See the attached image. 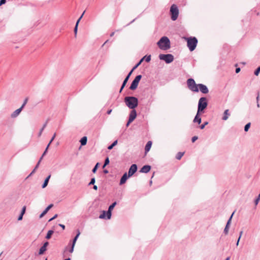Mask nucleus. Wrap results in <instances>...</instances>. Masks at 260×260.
<instances>
[{
    "label": "nucleus",
    "instance_id": "1",
    "mask_svg": "<svg viewBox=\"0 0 260 260\" xmlns=\"http://www.w3.org/2000/svg\"><path fill=\"white\" fill-rule=\"evenodd\" d=\"M157 44L159 48L162 50H167L170 48V41L167 37H162L158 41Z\"/></svg>",
    "mask_w": 260,
    "mask_h": 260
},
{
    "label": "nucleus",
    "instance_id": "2",
    "mask_svg": "<svg viewBox=\"0 0 260 260\" xmlns=\"http://www.w3.org/2000/svg\"><path fill=\"white\" fill-rule=\"evenodd\" d=\"M207 106L208 102L207 98L205 97L201 98L199 100L197 111L198 113H203Z\"/></svg>",
    "mask_w": 260,
    "mask_h": 260
},
{
    "label": "nucleus",
    "instance_id": "3",
    "mask_svg": "<svg viewBox=\"0 0 260 260\" xmlns=\"http://www.w3.org/2000/svg\"><path fill=\"white\" fill-rule=\"evenodd\" d=\"M198 44V40L196 37H190L187 39V45L190 51H193Z\"/></svg>",
    "mask_w": 260,
    "mask_h": 260
},
{
    "label": "nucleus",
    "instance_id": "4",
    "mask_svg": "<svg viewBox=\"0 0 260 260\" xmlns=\"http://www.w3.org/2000/svg\"><path fill=\"white\" fill-rule=\"evenodd\" d=\"M170 12L171 19L173 21L176 20L179 15V10L177 6L175 4L172 5L170 8Z\"/></svg>",
    "mask_w": 260,
    "mask_h": 260
},
{
    "label": "nucleus",
    "instance_id": "5",
    "mask_svg": "<svg viewBox=\"0 0 260 260\" xmlns=\"http://www.w3.org/2000/svg\"><path fill=\"white\" fill-rule=\"evenodd\" d=\"M187 84L188 88L193 92H199L198 84H197L192 78H189L187 80Z\"/></svg>",
    "mask_w": 260,
    "mask_h": 260
},
{
    "label": "nucleus",
    "instance_id": "6",
    "mask_svg": "<svg viewBox=\"0 0 260 260\" xmlns=\"http://www.w3.org/2000/svg\"><path fill=\"white\" fill-rule=\"evenodd\" d=\"M159 58L160 60H164L167 63L172 62L174 59L173 55L171 54H160L159 55Z\"/></svg>",
    "mask_w": 260,
    "mask_h": 260
},
{
    "label": "nucleus",
    "instance_id": "7",
    "mask_svg": "<svg viewBox=\"0 0 260 260\" xmlns=\"http://www.w3.org/2000/svg\"><path fill=\"white\" fill-rule=\"evenodd\" d=\"M144 60H145L147 62H149L151 60V55H145L142 57L139 60V61L132 68V69H131V74L135 70H136L141 64H142V62Z\"/></svg>",
    "mask_w": 260,
    "mask_h": 260
},
{
    "label": "nucleus",
    "instance_id": "8",
    "mask_svg": "<svg viewBox=\"0 0 260 260\" xmlns=\"http://www.w3.org/2000/svg\"><path fill=\"white\" fill-rule=\"evenodd\" d=\"M141 78L142 75H139L135 77L131 83V90H135L137 88L138 84Z\"/></svg>",
    "mask_w": 260,
    "mask_h": 260
},
{
    "label": "nucleus",
    "instance_id": "9",
    "mask_svg": "<svg viewBox=\"0 0 260 260\" xmlns=\"http://www.w3.org/2000/svg\"><path fill=\"white\" fill-rule=\"evenodd\" d=\"M112 213H110V214L108 213V210L107 211H103L102 213L100 214L99 218L100 219H110L111 217Z\"/></svg>",
    "mask_w": 260,
    "mask_h": 260
},
{
    "label": "nucleus",
    "instance_id": "10",
    "mask_svg": "<svg viewBox=\"0 0 260 260\" xmlns=\"http://www.w3.org/2000/svg\"><path fill=\"white\" fill-rule=\"evenodd\" d=\"M198 88L203 93L206 94L209 92L208 87L204 84H198Z\"/></svg>",
    "mask_w": 260,
    "mask_h": 260
},
{
    "label": "nucleus",
    "instance_id": "11",
    "mask_svg": "<svg viewBox=\"0 0 260 260\" xmlns=\"http://www.w3.org/2000/svg\"><path fill=\"white\" fill-rule=\"evenodd\" d=\"M138 99L134 96H131V109H134L138 106Z\"/></svg>",
    "mask_w": 260,
    "mask_h": 260
},
{
    "label": "nucleus",
    "instance_id": "12",
    "mask_svg": "<svg viewBox=\"0 0 260 260\" xmlns=\"http://www.w3.org/2000/svg\"><path fill=\"white\" fill-rule=\"evenodd\" d=\"M128 178H129V177L127 176V173H125L120 178L119 185H121L124 184Z\"/></svg>",
    "mask_w": 260,
    "mask_h": 260
},
{
    "label": "nucleus",
    "instance_id": "13",
    "mask_svg": "<svg viewBox=\"0 0 260 260\" xmlns=\"http://www.w3.org/2000/svg\"><path fill=\"white\" fill-rule=\"evenodd\" d=\"M151 168V166L149 165H145L141 168L140 172L141 173H147L150 171Z\"/></svg>",
    "mask_w": 260,
    "mask_h": 260
},
{
    "label": "nucleus",
    "instance_id": "14",
    "mask_svg": "<svg viewBox=\"0 0 260 260\" xmlns=\"http://www.w3.org/2000/svg\"><path fill=\"white\" fill-rule=\"evenodd\" d=\"M22 109H23L20 107L19 109L14 111L11 115V117L15 118V117H17L19 115L20 112L22 111Z\"/></svg>",
    "mask_w": 260,
    "mask_h": 260
},
{
    "label": "nucleus",
    "instance_id": "15",
    "mask_svg": "<svg viewBox=\"0 0 260 260\" xmlns=\"http://www.w3.org/2000/svg\"><path fill=\"white\" fill-rule=\"evenodd\" d=\"M230 116V113L229 112V110L226 109L224 111L223 115L222 117V119L223 120L225 121L229 118Z\"/></svg>",
    "mask_w": 260,
    "mask_h": 260
},
{
    "label": "nucleus",
    "instance_id": "16",
    "mask_svg": "<svg viewBox=\"0 0 260 260\" xmlns=\"http://www.w3.org/2000/svg\"><path fill=\"white\" fill-rule=\"evenodd\" d=\"M201 113H198L197 111V113L193 119V122H197L198 124H200L202 121L201 118L200 117V114Z\"/></svg>",
    "mask_w": 260,
    "mask_h": 260
},
{
    "label": "nucleus",
    "instance_id": "17",
    "mask_svg": "<svg viewBox=\"0 0 260 260\" xmlns=\"http://www.w3.org/2000/svg\"><path fill=\"white\" fill-rule=\"evenodd\" d=\"M51 178V175H49L45 179L43 184L42 185V188H45L48 184L49 181Z\"/></svg>",
    "mask_w": 260,
    "mask_h": 260
},
{
    "label": "nucleus",
    "instance_id": "18",
    "mask_svg": "<svg viewBox=\"0 0 260 260\" xmlns=\"http://www.w3.org/2000/svg\"><path fill=\"white\" fill-rule=\"evenodd\" d=\"M80 231L79 230H77V234L74 237V238H73V239L72 240V244L73 245H75V244H76V242L78 239V238H79V236H80Z\"/></svg>",
    "mask_w": 260,
    "mask_h": 260
},
{
    "label": "nucleus",
    "instance_id": "19",
    "mask_svg": "<svg viewBox=\"0 0 260 260\" xmlns=\"http://www.w3.org/2000/svg\"><path fill=\"white\" fill-rule=\"evenodd\" d=\"M117 205V202L115 201V202H114L113 203H112L108 207V213L109 214H110V213H112V211L113 210L114 208L115 207V206Z\"/></svg>",
    "mask_w": 260,
    "mask_h": 260
},
{
    "label": "nucleus",
    "instance_id": "20",
    "mask_svg": "<svg viewBox=\"0 0 260 260\" xmlns=\"http://www.w3.org/2000/svg\"><path fill=\"white\" fill-rule=\"evenodd\" d=\"M131 110V122H133L137 116L136 111L134 109Z\"/></svg>",
    "mask_w": 260,
    "mask_h": 260
},
{
    "label": "nucleus",
    "instance_id": "21",
    "mask_svg": "<svg viewBox=\"0 0 260 260\" xmlns=\"http://www.w3.org/2000/svg\"><path fill=\"white\" fill-rule=\"evenodd\" d=\"M151 145H152L151 141H149L147 143V144L145 146V151L146 153L148 152L150 150Z\"/></svg>",
    "mask_w": 260,
    "mask_h": 260
},
{
    "label": "nucleus",
    "instance_id": "22",
    "mask_svg": "<svg viewBox=\"0 0 260 260\" xmlns=\"http://www.w3.org/2000/svg\"><path fill=\"white\" fill-rule=\"evenodd\" d=\"M87 141V137L84 136L80 140V142L81 143V146H84L86 144Z\"/></svg>",
    "mask_w": 260,
    "mask_h": 260
},
{
    "label": "nucleus",
    "instance_id": "23",
    "mask_svg": "<svg viewBox=\"0 0 260 260\" xmlns=\"http://www.w3.org/2000/svg\"><path fill=\"white\" fill-rule=\"evenodd\" d=\"M137 171V166L136 164L131 165V176Z\"/></svg>",
    "mask_w": 260,
    "mask_h": 260
},
{
    "label": "nucleus",
    "instance_id": "24",
    "mask_svg": "<svg viewBox=\"0 0 260 260\" xmlns=\"http://www.w3.org/2000/svg\"><path fill=\"white\" fill-rule=\"evenodd\" d=\"M53 233H54L53 230L48 231L46 236H45V238L47 240L50 239L51 238L52 235H53Z\"/></svg>",
    "mask_w": 260,
    "mask_h": 260
},
{
    "label": "nucleus",
    "instance_id": "25",
    "mask_svg": "<svg viewBox=\"0 0 260 260\" xmlns=\"http://www.w3.org/2000/svg\"><path fill=\"white\" fill-rule=\"evenodd\" d=\"M47 250V248L44 246H41V248L39 249L38 254L39 255H42Z\"/></svg>",
    "mask_w": 260,
    "mask_h": 260
},
{
    "label": "nucleus",
    "instance_id": "26",
    "mask_svg": "<svg viewBox=\"0 0 260 260\" xmlns=\"http://www.w3.org/2000/svg\"><path fill=\"white\" fill-rule=\"evenodd\" d=\"M125 102L126 105L129 108H130V104H131V103H130V96H126L125 98Z\"/></svg>",
    "mask_w": 260,
    "mask_h": 260
},
{
    "label": "nucleus",
    "instance_id": "27",
    "mask_svg": "<svg viewBox=\"0 0 260 260\" xmlns=\"http://www.w3.org/2000/svg\"><path fill=\"white\" fill-rule=\"evenodd\" d=\"M184 154V152H178L176 155V158L177 159L180 160L182 158V157L183 156Z\"/></svg>",
    "mask_w": 260,
    "mask_h": 260
},
{
    "label": "nucleus",
    "instance_id": "28",
    "mask_svg": "<svg viewBox=\"0 0 260 260\" xmlns=\"http://www.w3.org/2000/svg\"><path fill=\"white\" fill-rule=\"evenodd\" d=\"M117 144V140L114 141L111 145H109L108 147V149L109 150H111L115 146H116Z\"/></svg>",
    "mask_w": 260,
    "mask_h": 260
},
{
    "label": "nucleus",
    "instance_id": "29",
    "mask_svg": "<svg viewBox=\"0 0 260 260\" xmlns=\"http://www.w3.org/2000/svg\"><path fill=\"white\" fill-rule=\"evenodd\" d=\"M47 124V121L43 124L42 128L40 129V132L38 134L39 137L41 136L42 133L43 131H44V128L46 127Z\"/></svg>",
    "mask_w": 260,
    "mask_h": 260
},
{
    "label": "nucleus",
    "instance_id": "30",
    "mask_svg": "<svg viewBox=\"0 0 260 260\" xmlns=\"http://www.w3.org/2000/svg\"><path fill=\"white\" fill-rule=\"evenodd\" d=\"M100 166V163L99 162H97L95 165L94 166V167H93V168L92 169V173H96L99 167Z\"/></svg>",
    "mask_w": 260,
    "mask_h": 260
},
{
    "label": "nucleus",
    "instance_id": "31",
    "mask_svg": "<svg viewBox=\"0 0 260 260\" xmlns=\"http://www.w3.org/2000/svg\"><path fill=\"white\" fill-rule=\"evenodd\" d=\"M48 210H47V208H46L41 213V214L39 216V217L42 218L43 216H44L48 212Z\"/></svg>",
    "mask_w": 260,
    "mask_h": 260
},
{
    "label": "nucleus",
    "instance_id": "32",
    "mask_svg": "<svg viewBox=\"0 0 260 260\" xmlns=\"http://www.w3.org/2000/svg\"><path fill=\"white\" fill-rule=\"evenodd\" d=\"M234 214V212L232 214L231 216H230V218L229 219L225 226H228V227L230 228V224H231V220L232 219V217H233V216Z\"/></svg>",
    "mask_w": 260,
    "mask_h": 260
},
{
    "label": "nucleus",
    "instance_id": "33",
    "mask_svg": "<svg viewBox=\"0 0 260 260\" xmlns=\"http://www.w3.org/2000/svg\"><path fill=\"white\" fill-rule=\"evenodd\" d=\"M234 214V212L232 214L231 216H230V218L229 219L225 226H228V227L230 228V224H231V220L232 219V217H233V216Z\"/></svg>",
    "mask_w": 260,
    "mask_h": 260
},
{
    "label": "nucleus",
    "instance_id": "34",
    "mask_svg": "<svg viewBox=\"0 0 260 260\" xmlns=\"http://www.w3.org/2000/svg\"><path fill=\"white\" fill-rule=\"evenodd\" d=\"M71 246V247L69 249V251L70 253H72L74 251L75 245H73V244H72V243H69L68 246Z\"/></svg>",
    "mask_w": 260,
    "mask_h": 260
},
{
    "label": "nucleus",
    "instance_id": "35",
    "mask_svg": "<svg viewBox=\"0 0 260 260\" xmlns=\"http://www.w3.org/2000/svg\"><path fill=\"white\" fill-rule=\"evenodd\" d=\"M250 125H251L250 122L247 123L244 126V131L245 132H247L249 130V129L250 127Z\"/></svg>",
    "mask_w": 260,
    "mask_h": 260
},
{
    "label": "nucleus",
    "instance_id": "36",
    "mask_svg": "<svg viewBox=\"0 0 260 260\" xmlns=\"http://www.w3.org/2000/svg\"><path fill=\"white\" fill-rule=\"evenodd\" d=\"M28 98H26L25 99V100H24L22 106H21V108H22V109L24 108V107H25V106L27 104V103L28 102Z\"/></svg>",
    "mask_w": 260,
    "mask_h": 260
},
{
    "label": "nucleus",
    "instance_id": "37",
    "mask_svg": "<svg viewBox=\"0 0 260 260\" xmlns=\"http://www.w3.org/2000/svg\"><path fill=\"white\" fill-rule=\"evenodd\" d=\"M95 182V178L94 177L92 178L91 179V180H90V181L88 183V185L90 186V185H94Z\"/></svg>",
    "mask_w": 260,
    "mask_h": 260
},
{
    "label": "nucleus",
    "instance_id": "38",
    "mask_svg": "<svg viewBox=\"0 0 260 260\" xmlns=\"http://www.w3.org/2000/svg\"><path fill=\"white\" fill-rule=\"evenodd\" d=\"M78 23L77 24H75V27L74 28V34H75V36L76 37L77 36V31H78Z\"/></svg>",
    "mask_w": 260,
    "mask_h": 260
},
{
    "label": "nucleus",
    "instance_id": "39",
    "mask_svg": "<svg viewBox=\"0 0 260 260\" xmlns=\"http://www.w3.org/2000/svg\"><path fill=\"white\" fill-rule=\"evenodd\" d=\"M85 12V11H84L83 12V13H82V15L80 16V17L78 18V19L77 20L76 24H77V23H78V24H79V22H80V21L81 19H82V18L83 17V15H84V14Z\"/></svg>",
    "mask_w": 260,
    "mask_h": 260
},
{
    "label": "nucleus",
    "instance_id": "40",
    "mask_svg": "<svg viewBox=\"0 0 260 260\" xmlns=\"http://www.w3.org/2000/svg\"><path fill=\"white\" fill-rule=\"evenodd\" d=\"M259 72H260V66H259V67L257 68V69L254 71V75H255V76H258V74H259Z\"/></svg>",
    "mask_w": 260,
    "mask_h": 260
},
{
    "label": "nucleus",
    "instance_id": "41",
    "mask_svg": "<svg viewBox=\"0 0 260 260\" xmlns=\"http://www.w3.org/2000/svg\"><path fill=\"white\" fill-rule=\"evenodd\" d=\"M128 80H127L126 78H125V79L123 81V83H122V85H121L122 88H123L125 87V86L126 83L127 82Z\"/></svg>",
    "mask_w": 260,
    "mask_h": 260
},
{
    "label": "nucleus",
    "instance_id": "42",
    "mask_svg": "<svg viewBox=\"0 0 260 260\" xmlns=\"http://www.w3.org/2000/svg\"><path fill=\"white\" fill-rule=\"evenodd\" d=\"M260 200V193H259L257 199L255 200L254 203L255 205H257Z\"/></svg>",
    "mask_w": 260,
    "mask_h": 260
},
{
    "label": "nucleus",
    "instance_id": "43",
    "mask_svg": "<svg viewBox=\"0 0 260 260\" xmlns=\"http://www.w3.org/2000/svg\"><path fill=\"white\" fill-rule=\"evenodd\" d=\"M109 163H110L109 158L108 157H107L105 159L104 164H105V165H108L109 164Z\"/></svg>",
    "mask_w": 260,
    "mask_h": 260
},
{
    "label": "nucleus",
    "instance_id": "44",
    "mask_svg": "<svg viewBox=\"0 0 260 260\" xmlns=\"http://www.w3.org/2000/svg\"><path fill=\"white\" fill-rule=\"evenodd\" d=\"M229 227L225 226L224 229L223 233L225 235H227L228 234V233H229Z\"/></svg>",
    "mask_w": 260,
    "mask_h": 260
},
{
    "label": "nucleus",
    "instance_id": "45",
    "mask_svg": "<svg viewBox=\"0 0 260 260\" xmlns=\"http://www.w3.org/2000/svg\"><path fill=\"white\" fill-rule=\"evenodd\" d=\"M26 211V206H23L21 211V214L24 215Z\"/></svg>",
    "mask_w": 260,
    "mask_h": 260
},
{
    "label": "nucleus",
    "instance_id": "46",
    "mask_svg": "<svg viewBox=\"0 0 260 260\" xmlns=\"http://www.w3.org/2000/svg\"><path fill=\"white\" fill-rule=\"evenodd\" d=\"M208 124V122H207V121H206V122H204V124H202V125L200 126V128H201V129H204V127H205V126L206 125H207Z\"/></svg>",
    "mask_w": 260,
    "mask_h": 260
},
{
    "label": "nucleus",
    "instance_id": "47",
    "mask_svg": "<svg viewBox=\"0 0 260 260\" xmlns=\"http://www.w3.org/2000/svg\"><path fill=\"white\" fill-rule=\"evenodd\" d=\"M129 125H130V113L129 114L128 116V119H127V121L126 122V127H128Z\"/></svg>",
    "mask_w": 260,
    "mask_h": 260
},
{
    "label": "nucleus",
    "instance_id": "48",
    "mask_svg": "<svg viewBox=\"0 0 260 260\" xmlns=\"http://www.w3.org/2000/svg\"><path fill=\"white\" fill-rule=\"evenodd\" d=\"M58 216V215L57 214H55L52 218H51L48 221H51L54 219H55Z\"/></svg>",
    "mask_w": 260,
    "mask_h": 260
},
{
    "label": "nucleus",
    "instance_id": "49",
    "mask_svg": "<svg viewBox=\"0 0 260 260\" xmlns=\"http://www.w3.org/2000/svg\"><path fill=\"white\" fill-rule=\"evenodd\" d=\"M198 139V137L197 136H193L192 138H191V141L192 142H194L197 139Z\"/></svg>",
    "mask_w": 260,
    "mask_h": 260
},
{
    "label": "nucleus",
    "instance_id": "50",
    "mask_svg": "<svg viewBox=\"0 0 260 260\" xmlns=\"http://www.w3.org/2000/svg\"><path fill=\"white\" fill-rule=\"evenodd\" d=\"M56 137V134H54L53 136H52V137L51 138L50 141V144H51V143L52 142V141L54 140V139H55Z\"/></svg>",
    "mask_w": 260,
    "mask_h": 260
},
{
    "label": "nucleus",
    "instance_id": "51",
    "mask_svg": "<svg viewBox=\"0 0 260 260\" xmlns=\"http://www.w3.org/2000/svg\"><path fill=\"white\" fill-rule=\"evenodd\" d=\"M49 242L46 241L44 243L43 246L45 247L46 248L47 247V246L49 245Z\"/></svg>",
    "mask_w": 260,
    "mask_h": 260
},
{
    "label": "nucleus",
    "instance_id": "52",
    "mask_svg": "<svg viewBox=\"0 0 260 260\" xmlns=\"http://www.w3.org/2000/svg\"><path fill=\"white\" fill-rule=\"evenodd\" d=\"M6 3V0H0V6L5 4Z\"/></svg>",
    "mask_w": 260,
    "mask_h": 260
},
{
    "label": "nucleus",
    "instance_id": "53",
    "mask_svg": "<svg viewBox=\"0 0 260 260\" xmlns=\"http://www.w3.org/2000/svg\"><path fill=\"white\" fill-rule=\"evenodd\" d=\"M53 206V204H51L50 205H49L47 207V210H49Z\"/></svg>",
    "mask_w": 260,
    "mask_h": 260
},
{
    "label": "nucleus",
    "instance_id": "54",
    "mask_svg": "<svg viewBox=\"0 0 260 260\" xmlns=\"http://www.w3.org/2000/svg\"><path fill=\"white\" fill-rule=\"evenodd\" d=\"M23 215L20 213L18 217V220H21L23 218Z\"/></svg>",
    "mask_w": 260,
    "mask_h": 260
},
{
    "label": "nucleus",
    "instance_id": "55",
    "mask_svg": "<svg viewBox=\"0 0 260 260\" xmlns=\"http://www.w3.org/2000/svg\"><path fill=\"white\" fill-rule=\"evenodd\" d=\"M58 225L59 226H60L63 230H64L65 229V225L64 224H61V223H59L58 224Z\"/></svg>",
    "mask_w": 260,
    "mask_h": 260
},
{
    "label": "nucleus",
    "instance_id": "56",
    "mask_svg": "<svg viewBox=\"0 0 260 260\" xmlns=\"http://www.w3.org/2000/svg\"><path fill=\"white\" fill-rule=\"evenodd\" d=\"M240 70H241V69H240V68H237L236 69V71H235V72H236V73H239V72H240Z\"/></svg>",
    "mask_w": 260,
    "mask_h": 260
},
{
    "label": "nucleus",
    "instance_id": "57",
    "mask_svg": "<svg viewBox=\"0 0 260 260\" xmlns=\"http://www.w3.org/2000/svg\"><path fill=\"white\" fill-rule=\"evenodd\" d=\"M47 152H48V150L45 149V151H44L43 154H42V157H44L46 154Z\"/></svg>",
    "mask_w": 260,
    "mask_h": 260
},
{
    "label": "nucleus",
    "instance_id": "58",
    "mask_svg": "<svg viewBox=\"0 0 260 260\" xmlns=\"http://www.w3.org/2000/svg\"><path fill=\"white\" fill-rule=\"evenodd\" d=\"M130 76H131V74H130V72L127 74V76H126L125 78L127 79V80H128L129 78H130Z\"/></svg>",
    "mask_w": 260,
    "mask_h": 260
},
{
    "label": "nucleus",
    "instance_id": "59",
    "mask_svg": "<svg viewBox=\"0 0 260 260\" xmlns=\"http://www.w3.org/2000/svg\"><path fill=\"white\" fill-rule=\"evenodd\" d=\"M39 165H40L39 162H38L37 164L36 165V166H35V167L34 169L37 170V168L39 167Z\"/></svg>",
    "mask_w": 260,
    "mask_h": 260
},
{
    "label": "nucleus",
    "instance_id": "60",
    "mask_svg": "<svg viewBox=\"0 0 260 260\" xmlns=\"http://www.w3.org/2000/svg\"><path fill=\"white\" fill-rule=\"evenodd\" d=\"M103 173L105 174H107L109 173V171L105 169L103 170Z\"/></svg>",
    "mask_w": 260,
    "mask_h": 260
},
{
    "label": "nucleus",
    "instance_id": "61",
    "mask_svg": "<svg viewBox=\"0 0 260 260\" xmlns=\"http://www.w3.org/2000/svg\"><path fill=\"white\" fill-rule=\"evenodd\" d=\"M112 109H109L107 111V113L108 114H110L112 112Z\"/></svg>",
    "mask_w": 260,
    "mask_h": 260
},
{
    "label": "nucleus",
    "instance_id": "62",
    "mask_svg": "<svg viewBox=\"0 0 260 260\" xmlns=\"http://www.w3.org/2000/svg\"><path fill=\"white\" fill-rule=\"evenodd\" d=\"M93 189L94 190H98V186L95 185H93Z\"/></svg>",
    "mask_w": 260,
    "mask_h": 260
},
{
    "label": "nucleus",
    "instance_id": "63",
    "mask_svg": "<svg viewBox=\"0 0 260 260\" xmlns=\"http://www.w3.org/2000/svg\"><path fill=\"white\" fill-rule=\"evenodd\" d=\"M127 174V176H128V177L129 178L130 177V173H131V172H130V168L128 169L127 172H126Z\"/></svg>",
    "mask_w": 260,
    "mask_h": 260
},
{
    "label": "nucleus",
    "instance_id": "64",
    "mask_svg": "<svg viewBox=\"0 0 260 260\" xmlns=\"http://www.w3.org/2000/svg\"><path fill=\"white\" fill-rule=\"evenodd\" d=\"M242 234H243V231H240V232L239 233V238H241Z\"/></svg>",
    "mask_w": 260,
    "mask_h": 260
}]
</instances>
